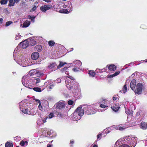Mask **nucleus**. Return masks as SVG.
<instances>
[{
	"label": "nucleus",
	"mask_w": 147,
	"mask_h": 147,
	"mask_svg": "<svg viewBox=\"0 0 147 147\" xmlns=\"http://www.w3.org/2000/svg\"><path fill=\"white\" fill-rule=\"evenodd\" d=\"M87 105H84L83 107H78L75 110V112L80 116H82L84 114V108L87 107Z\"/></svg>",
	"instance_id": "nucleus-1"
},
{
	"label": "nucleus",
	"mask_w": 147,
	"mask_h": 147,
	"mask_svg": "<svg viewBox=\"0 0 147 147\" xmlns=\"http://www.w3.org/2000/svg\"><path fill=\"white\" fill-rule=\"evenodd\" d=\"M142 84L138 83L136 86V88L134 92L136 94H141L142 90Z\"/></svg>",
	"instance_id": "nucleus-2"
},
{
	"label": "nucleus",
	"mask_w": 147,
	"mask_h": 147,
	"mask_svg": "<svg viewBox=\"0 0 147 147\" xmlns=\"http://www.w3.org/2000/svg\"><path fill=\"white\" fill-rule=\"evenodd\" d=\"M56 107L57 109H61L64 108L65 106V103L61 101H60L55 104Z\"/></svg>",
	"instance_id": "nucleus-3"
},
{
	"label": "nucleus",
	"mask_w": 147,
	"mask_h": 147,
	"mask_svg": "<svg viewBox=\"0 0 147 147\" xmlns=\"http://www.w3.org/2000/svg\"><path fill=\"white\" fill-rule=\"evenodd\" d=\"M51 7L50 5H45L40 7V10L42 11H46L49 9Z\"/></svg>",
	"instance_id": "nucleus-4"
},
{
	"label": "nucleus",
	"mask_w": 147,
	"mask_h": 147,
	"mask_svg": "<svg viewBox=\"0 0 147 147\" xmlns=\"http://www.w3.org/2000/svg\"><path fill=\"white\" fill-rule=\"evenodd\" d=\"M136 84V80H133L131 81L130 86L132 90L134 89Z\"/></svg>",
	"instance_id": "nucleus-5"
},
{
	"label": "nucleus",
	"mask_w": 147,
	"mask_h": 147,
	"mask_svg": "<svg viewBox=\"0 0 147 147\" xmlns=\"http://www.w3.org/2000/svg\"><path fill=\"white\" fill-rule=\"evenodd\" d=\"M30 76H32L33 75L36 74H39L37 76L41 75L42 74L41 73H40L39 72H38L35 69L30 70Z\"/></svg>",
	"instance_id": "nucleus-6"
},
{
	"label": "nucleus",
	"mask_w": 147,
	"mask_h": 147,
	"mask_svg": "<svg viewBox=\"0 0 147 147\" xmlns=\"http://www.w3.org/2000/svg\"><path fill=\"white\" fill-rule=\"evenodd\" d=\"M9 3V6H12L14 5L15 3H18L19 1L20 0H8Z\"/></svg>",
	"instance_id": "nucleus-7"
},
{
	"label": "nucleus",
	"mask_w": 147,
	"mask_h": 147,
	"mask_svg": "<svg viewBox=\"0 0 147 147\" xmlns=\"http://www.w3.org/2000/svg\"><path fill=\"white\" fill-rule=\"evenodd\" d=\"M39 57V53L37 52H35L33 53L31 55V58L34 60L37 59Z\"/></svg>",
	"instance_id": "nucleus-8"
},
{
	"label": "nucleus",
	"mask_w": 147,
	"mask_h": 147,
	"mask_svg": "<svg viewBox=\"0 0 147 147\" xmlns=\"http://www.w3.org/2000/svg\"><path fill=\"white\" fill-rule=\"evenodd\" d=\"M20 45H22V47L25 49L28 47V42L27 41H24L22 42H20Z\"/></svg>",
	"instance_id": "nucleus-9"
},
{
	"label": "nucleus",
	"mask_w": 147,
	"mask_h": 147,
	"mask_svg": "<svg viewBox=\"0 0 147 147\" xmlns=\"http://www.w3.org/2000/svg\"><path fill=\"white\" fill-rule=\"evenodd\" d=\"M131 138L130 139L131 140L130 142L133 144L134 145H135L137 142V138L133 136H132Z\"/></svg>",
	"instance_id": "nucleus-10"
},
{
	"label": "nucleus",
	"mask_w": 147,
	"mask_h": 147,
	"mask_svg": "<svg viewBox=\"0 0 147 147\" xmlns=\"http://www.w3.org/2000/svg\"><path fill=\"white\" fill-rule=\"evenodd\" d=\"M35 51L36 50L39 52H40L42 50V47L40 45H37L34 48Z\"/></svg>",
	"instance_id": "nucleus-11"
},
{
	"label": "nucleus",
	"mask_w": 147,
	"mask_h": 147,
	"mask_svg": "<svg viewBox=\"0 0 147 147\" xmlns=\"http://www.w3.org/2000/svg\"><path fill=\"white\" fill-rule=\"evenodd\" d=\"M30 21H26L24 23L22 27H27L29 26L30 24Z\"/></svg>",
	"instance_id": "nucleus-12"
},
{
	"label": "nucleus",
	"mask_w": 147,
	"mask_h": 147,
	"mask_svg": "<svg viewBox=\"0 0 147 147\" xmlns=\"http://www.w3.org/2000/svg\"><path fill=\"white\" fill-rule=\"evenodd\" d=\"M108 68L109 70L113 71H115L116 69V66L113 65H110L108 67Z\"/></svg>",
	"instance_id": "nucleus-13"
},
{
	"label": "nucleus",
	"mask_w": 147,
	"mask_h": 147,
	"mask_svg": "<svg viewBox=\"0 0 147 147\" xmlns=\"http://www.w3.org/2000/svg\"><path fill=\"white\" fill-rule=\"evenodd\" d=\"M140 127L143 129H145L147 128V125L144 123H142L140 125Z\"/></svg>",
	"instance_id": "nucleus-14"
},
{
	"label": "nucleus",
	"mask_w": 147,
	"mask_h": 147,
	"mask_svg": "<svg viewBox=\"0 0 147 147\" xmlns=\"http://www.w3.org/2000/svg\"><path fill=\"white\" fill-rule=\"evenodd\" d=\"M126 86V84H125V85L123 87V90L121 91V92L122 93H125V92H126V91L127 90V87Z\"/></svg>",
	"instance_id": "nucleus-15"
},
{
	"label": "nucleus",
	"mask_w": 147,
	"mask_h": 147,
	"mask_svg": "<svg viewBox=\"0 0 147 147\" xmlns=\"http://www.w3.org/2000/svg\"><path fill=\"white\" fill-rule=\"evenodd\" d=\"M33 90L37 92H41L42 91V90L41 88L38 87H34L33 88Z\"/></svg>",
	"instance_id": "nucleus-16"
},
{
	"label": "nucleus",
	"mask_w": 147,
	"mask_h": 147,
	"mask_svg": "<svg viewBox=\"0 0 147 147\" xmlns=\"http://www.w3.org/2000/svg\"><path fill=\"white\" fill-rule=\"evenodd\" d=\"M13 145L12 143L7 142L5 144L6 147H13Z\"/></svg>",
	"instance_id": "nucleus-17"
},
{
	"label": "nucleus",
	"mask_w": 147,
	"mask_h": 147,
	"mask_svg": "<svg viewBox=\"0 0 147 147\" xmlns=\"http://www.w3.org/2000/svg\"><path fill=\"white\" fill-rule=\"evenodd\" d=\"M30 43L32 45H35L36 44V41L34 39H32L30 40Z\"/></svg>",
	"instance_id": "nucleus-18"
},
{
	"label": "nucleus",
	"mask_w": 147,
	"mask_h": 147,
	"mask_svg": "<svg viewBox=\"0 0 147 147\" xmlns=\"http://www.w3.org/2000/svg\"><path fill=\"white\" fill-rule=\"evenodd\" d=\"M111 108L115 112L117 111L119 109V107H111Z\"/></svg>",
	"instance_id": "nucleus-19"
},
{
	"label": "nucleus",
	"mask_w": 147,
	"mask_h": 147,
	"mask_svg": "<svg viewBox=\"0 0 147 147\" xmlns=\"http://www.w3.org/2000/svg\"><path fill=\"white\" fill-rule=\"evenodd\" d=\"M28 19H30L32 21L34 22L35 17H34V16H28Z\"/></svg>",
	"instance_id": "nucleus-20"
},
{
	"label": "nucleus",
	"mask_w": 147,
	"mask_h": 147,
	"mask_svg": "<svg viewBox=\"0 0 147 147\" xmlns=\"http://www.w3.org/2000/svg\"><path fill=\"white\" fill-rule=\"evenodd\" d=\"M48 43L49 45L51 47L53 46L55 44V42L51 40L49 41Z\"/></svg>",
	"instance_id": "nucleus-21"
},
{
	"label": "nucleus",
	"mask_w": 147,
	"mask_h": 147,
	"mask_svg": "<svg viewBox=\"0 0 147 147\" xmlns=\"http://www.w3.org/2000/svg\"><path fill=\"white\" fill-rule=\"evenodd\" d=\"M89 74L90 75L92 76V77H94L95 75V73L92 71H89Z\"/></svg>",
	"instance_id": "nucleus-22"
},
{
	"label": "nucleus",
	"mask_w": 147,
	"mask_h": 147,
	"mask_svg": "<svg viewBox=\"0 0 147 147\" xmlns=\"http://www.w3.org/2000/svg\"><path fill=\"white\" fill-rule=\"evenodd\" d=\"M35 100L36 101V102H38V103H39L40 104H39V105L38 106V108L39 109H40V110H41V109H42V106H41V105H40V100H37V99H35Z\"/></svg>",
	"instance_id": "nucleus-23"
},
{
	"label": "nucleus",
	"mask_w": 147,
	"mask_h": 147,
	"mask_svg": "<svg viewBox=\"0 0 147 147\" xmlns=\"http://www.w3.org/2000/svg\"><path fill=\"white\" fill-rule=\"evenodd\" d=\"M28 143V142L26 141L24 142V141L22 140L20 142V145L22 146H24L26 144H27Z\"/></svg>",
	"instance_id": "nucleus-24"
},
{
	"label": "nucleus",
	"mask_w": 147,
	"mask_h": 147,
	"mask_svg": "<svg viewBox=\"0 0 147 147\" xmlns=\"http://www.w3.org/2000/svg\"><path fill=\"white\" fill-rule=\"evenodd\" d=\"M40 82V79L38 78L35 79L34 80V82L36 84H37Z\"/></svg>",
	"instance_id": "nucleus-25"
},
{
	"label": "nucleus",
	"mask_w": 147,
	"mask_h": 147,
	"mask_svg": "<svg viewBox=\"0 0 147 147\" xmlns=\"http://www.w3.org/2000/svg\"><path fill=\"white\" fill-rule=\"evenodd\" d=\"M7 1L6 0H2L0 3L1 4H5L7 3Z\"/></svg>",
	"instance_id": "nucleus-26"
},
{
	"label": "nucleus",
	"mask_w": 147,
	"mask_h": 147,
	"mask_svg": "<svg viewBox=\"0 0 147 147\" xmlns=\"http://www.w3.org/2000/svg\"><path fill=\"white\" fill-rule=\"evenodd\" d=\"M12 23V22L11 21H8L6 23V24L5 25V26L7 27L8 26Z\"/></svg>",
	"instance_id": "nucleus-27"
},
{
	"label": "nucleus",
	"mask_w": 147,
	"mask_h": 147,
	"mask_svg": "<svg viewBox=\"0 0 147 147\" xmlns=\"http://www.w3.org/2000/svg\"><path fill=\"white\" fill-rule=\"evenodd\" d=\"M75 64H78L79 65H82V63L79 60H77L76 61H75L74 63Z\"/></svg>",
	"instance_id": "nucleus-28"
},
{
	"label": "nucleus",
	"mask_w": 147,
	"mask_h": 147,
	"mask_svg": "<svg viewBox=\"0 0 147 147\" xmlns=\"http://www.w3.org/2000/svg\"><path fill=\"white\" fill-rule=\"evenodd\" d=\"M56 65L55 63H53L51 64L50 66H49V68L51 69L53 68V67H55Z\"/></svg>",
	"instance_id": "nucleus-29"
},
{
	"label": "nucleus",
	"mask_w": 147,
	"mask_h": 147,
	"mask_svg": "<svg viewBox=\"0 0 147 147\" xmlns=\"http://www.w3.org/2000/svg\"><path fill=\"white\" fill-rule=\"evenodd\" d=\"M64 65V64L62 62H60V63L59 65L57 66V68L59 69L61 67L63 66Z\"/></svg>",
	"instance_id": "nucleus-30"
},
{
	"label": "nucleus",
	"mask_w": 147,
	"mask_h": 147,
	"mask_svg": "<svg viewBox=\"0 0 147 147\" xmlns=\"http://www.w3.org/2000/svg\"><path fill=\"white\" fill-rule=\"evenodd\" d=\"M54 116H55V115L53 113H51L49 114V117H48L49 118L51 119V118H52L53 117H54Z\"/></svg>",
	"instance_id": "nucleus-31"
},
{
	"label": "nucleus",
	"mask_w": 147,
	"mask_h": 147,
	"mask_svg": "<svg viewBox=\"0 0 147 147\" xmlns=\"http://www.w3.org/2000/svg\"><path fill=\"white\" fill-rule=\"evenodd\" d=\"M119 147H129V146L126 144H123L122 145H118Z\"/></svg>",
	"instance_id": "nucleus-32"
},
{
	"label": "nucleus",
	"mask_w": 147,
	"mask_h": 147,
	"mask_svg": "<svg viewBox=\"0 0 147 147\" xmlns=\"http://www.w3.org/2000/svg\"><path fill=\"white\" fill-rule=\"evenodd\" d=\"M20 109L21 111H22L24 113L26 114L27 113V112L26 110V109L23 110L22 108H20Z\"/></svg>",
	"instance_id": "nucleus-33"
},
{
	"label": "nucleus",
	"mask_w": 147,
	"mask_h": 147,
	"mask_svg": "<svg viewBox=\"0 0 147 147\" xmlns=\"http://www.w3.org/2000/svg\"><path fill=\"white\" fill-rule=\"evenodd\" d=\"M73 101L71 100H69L68 101V104L69 105H71L73 104Z\"/></svg>",
	"instance_id": "nucleus-34"
},
{
	"label": "nucleus",
	"mask_w": 147,
	"mask_h": 147,
	"mask_svg": "<svg viewBox=\"0 0 147 147\" xmlns=\"http://www.w3.org/2000/svg\"><path fill=\"white\" fill-rule=\"evenodd\" d=\"M132 136H129L127 137H126V140H127L129 141L130 142V139H131V138Z\"/></svg>",
	"instance_id": "nucleus-35"
},
{
	"label": "nucleus",
	"mask_w": 147,
	"mask_h": 147,
	"mask_svg": "<svg viewBox=\"0 0 147 147\" xmlns=\"http://www.w3.org/2000/svg\"><path fill=\"white\" fill-rule=\"evenodd\" d=\"M120 73V72L119 71H118L116 72H115V73L113 74V75L114 76H115L117 75H118Z\"/></svg>",
	"instance_id": "nucleus-36"
},
{
	"label": "nucleus",
	"mask_w": 147,
	"mask_h": 147,
	"mask_svg": "<svg viewBox=\"0 0 147 147\" xmlns=\"http://www.w3.org/2000/svg\"><path fill=\"white\" fill-rule=\"evenodd\" d=\"M100 107H101V108H104L106 107H107V106H105V105H104L103 104H101L100 105Z\"/></svg>",
	"instance_id": "nucleus-37"
},
{
	"label": "nucleus",
	"mask_w": 147,
	"mask_h": 147,
	"mask_svg": "<svg viewBox=\"0 0 147 147\" xmlns=\"http://www.w3.org/2000/svg\"><path fill=\"white\" fill-rule=\"evenodd\" d=\"M118 142H117L115 145L114 147H119L118 146V145H120L119 144H118Z\"/></svg>",
	"instance_id": "nucleus-38"
},
{
	"label": "nucleus",
	"mask_w": 147,
	"mask_h": 147,
	"mask_svg": "<svg viewBox=\"0 0 147 147\" xmlns=\"http://www.w3.org/2000/svg\"><path fill=\"white\" fill-rule=\"evenodd\" d=\"M63 13H68L69 12H68V11H67V10L65 9L63 10Z\"/></svg>",
	"instance_id": "nucleus-39"
},
{
	"label": "nucleus",
	"mask_w": 147,
	"mask_h": 147,
	"mask_svg": "<svg viewBox=\"0 0 147 147\" xmlns=\"http://www.w3.org/2000/svg\"><path fill=\"white\" fill-rule=\"evenodd\" d=\"M54 87V85H51L48 88L49 89H52Z\"/></svg>",
	"instance_id": "nucleus-40"
},
{
	"label": "nucleus",
	"mask_w": 147,
	"mask_h": 147,
	"mask_svg": "<svg viewBox=\"0 0 147 147\" xmlns=\"http://www.w3.org/2000/svg\"><path fill=\"white\" fill-rule=\"evenodd\" d=\"M102 136V134H100L97 135V138L98 139L99 138H101Z\"/></svg>",
	"instance_id": "nucleus-41"
},
{
	"label": "nucleus",
	"mask_w": 147,
	"mask_h": 147,
	"mask_svg": "<svg viewBox=\"0 0 147 147\" xmlns=\"http://www.w3.org/2000/svg\"><path fill=\"white\" fill-rule=\"evenodd\" d=\"M72 70L76 72L78 71V70L77 69V68H74Z\"/></svg>",
	"instance_id": "nucleus-42"
},
{
	"label": "nucleus",
	"mask_w": 147,
	"mask_h": 147,
	"mask_svg": "<svg viewBox=\"0 0 147 147\" xmlns=\"http://www.w3.org/2000/svg\"><path fill=\"white\" fill-rule=\"evenodd\" d=\"M47 118L48 117H47L46 118H45L44 119H42V121L43 123H45L46 122V120Z\"/></svg>",
	"instance_id": "nucleus-43"
},
{
	"label": "nucleus",
	"mask_w": 147,
	"mask_h": 147,
	"mask_svg": "<svg viewBox=\"0 0 147 147\" xmlns=\"http://www.w3.org/2000/svg\"><path fill=\"white\" fill-rule=\"evenodd\" d=\"M19 38H20V37H19V36H17L15 38V40H17Z\"/></svg>",
	"instance_id": "nucleus-44"
},
{
	"label": "nucleus",
	"mask_w": 147,
	"mask_h": 147,
	"mask_svg": "<svg viewBox=\"0 0 147 147\" xmlns=\"http://www.w3.org/2000/svg\"><path fill=\"white\" fill-rule=\"evenodd\" d=\"M69 78H70V79H71L72 80H74V78L73 77H72V76H69V77H68Z\"/></svg>",
	"instance_id": "nucleus-45"
},
{
	"label": "nucleus",
	"mask_w": 147,
	"mask_h": 147,
	"mask_svg": "<svg viewBox=\"0 0 147 147\" xmlns=\"http://www.w3.org/2000/svg\"><path fill=\"white\" fill-rule=\"evenodd\" d=\"M3 19L1 18H0V24H1L2 22Z\"/></svg>",
	"instance_id": "nucleus-46"
},
{
	"label": "nucleus",
	"mask_w": 147,
	"mask_h": 147,
	"mask_svg": "<svg viewBox=\"0 0 147 147\" xmlns=\"http://www.w3.org/2000/svg\"><path fill=\"white\" fill-rule=\"evenodd\" d=\"M119 130H122L123 129V127H119Z\"/></svg>",
	"instance_id": "nucleus-47"
},
{
	"label": "nucleus",
	"mask_w": 147,
	"mask_h": 147,
	"mask_svg": "<svg viewBox=\"0 0 147 147\" xmlns=\"http://www.w3.org/2000/svg\"><path fill=\"white\" fill-rule=\"evenodd\" d=\"M44 1H45V2H51L50 0H43Z\"/></svg>",
	"instance_id": "nucleus-48"
},
{
	"label": "nucleus",
	"mask_w": 147,
	"mask_h": 147,
	"mask_svg": "<svg viewBox=\"0 0 147 147\" xmlns=\"http://www.w3.org/2000/svg\"><path fill=\"white\" fill-rule=\"evenodd\" d=\"M114 75H113V74H112V75H110L109 76V78H112V77H114Z\"/></svg>",
	"instance_id": "nucleus-49"
},
{
	"label": "nucleus",
	"mask_w": 147,
	"mask_h": 147,
	"mask_svg": "<svg viewBox=\"0 0 147 147\" xmlns=\"http://www.w3.org/2000/svg\"><path fill=\"white\" fill-rule=\"evenodd\" d=\"M36 7H37L36 6L32 8V10L34 11L36 9Z\"/></svg>",
	"instance_id": "nucleus-50"
},
{
	"label": "nucleus",
	"mask_w": 147,
	"mask_h": 147,
	"mask_svg": "<svg viewBox=\"0 0 147 147\" xmlns=\"http://www.w3.org/2000/svg\"><path fill=\"white\" fill-rule=\"evenodd\" d=\"M113 99L114 100H115L116 99V98L115 97H114L113 98Z\"/></svg>",
	"instance_id": "nucleus-51"
},
{
	"label": "nucleus",
	"mask_w": 147,
	"mask_h": 147,
	"mask_svg": "<svg viewBox=\"0 0 147 147\" xmlns=\"http://www.w3.org/2000/svg\"><path fill=\"white\" fill-rule=\"evenodd\" d=\"M67 69V67H65L63 68V69L64 70H66Z\"/></svg>",
	"instance_id": "nucleus-52"
},
{
	"label": "nucleus",
	"mask_w": 147,
	"mask_h": 147,
	"mask_svg": "<svg viewBox=\"0 0 147 147\" xmlns=\"http://www.w3.org/2000/svg\"><path fill=\"white\" fill-rule=\"evenodd\" d=\"M51 147V145L49 144L47 145V147Z\"/></svg>",
	"instance_id": "nucleus-53"
},
{
	"label": "nucleus",
	"mask_w": 147,
	"mask_h": 147,
	"mask_svg": "<svg viewBox=\"0 0 147 147\" xmlns=\"http://www.w3.org/2000/svg\"><path fill=\"white\" fill-rule=\"evenodd\" d=\"M97 146L95 145V144H94V146H93V147H97Z\"/></svg>",
	"instance_id": "nucleus-54"
},
{
	"label": "nucleus",
	"mask_w": 147,
	"mask_h": 147,
	"mask_svg": "<svg viewBox=\"0 0 147 147\" xmlns=\"http://www.w3.org/2000/svg\"><path fill=\"white\" fill-rule=\"evenodd\" d=\"M70 143H71L73 144L74 143V142L73 141H71Z\"/></svg>",
	"instance_id": "nucleus-55"
},
{
	"label": "nucleus",
	"mask_w": 147,
	"mask_h": 147,
	"mask_svg": "<svg viewBox=\"0 0 147 147\" xmlns=\"http://www.w3.org/2000/svg\"><path fill=\"white\" fill-rule=\"evenodd\" d=\"M64 63V65L65 64H66V63L65 62V63Z\"/></svg>",
	"instance_id": "nucleus-56"
},
{
	"label": "nucleus",
	"mask_w": 147,
	"mask_h": 147,
	"mask_svg": "<svg viewBox=\"0 0 147 147\" xmlns=\"http://www.w3.org/2000/svg\"><path fill=\"white\" fill-rule=\"evenodd\" d=\"M63 0L64 1H66L67 0Z\"/></svg>",
	"instance_id": "nucleus-57"
},
{
	"label": "nucleus",
	"mask_w": 147,
	"mask_h": 147,
	"mask_svg": "<svg viewBox=\"0 0 147 147\" xmlns=\"http://www.w3.org/2000/svg\"><path fill=\"white\" fill-rule=\"evenodd\" d=\"M35 0H31V1H34Z\"/></svg>",
	"instance_id": "nucleus-58"
},
{
	"label": "nucleus",
	"mask_w": 147,
	"mask_h": 147,
	"mask_svg": "<svg viewBox=\"0 0 147 147\" xmlns=\"http://www.w3.org/2000/svg\"><path fill=\"white\" fill-rule=\"evenodd\" d=\"M16 147H19V146H17Z\"/></svg>",
	"instance_id": "nucleus-59"
},
{
	"label": "nucleus",
	"mask_w": 147,
	"mask_h": 147,
	"mask_svg": "<svg viewBox=\"0 0 147 147\" xmlns=\"http://www.w3.org/2000/svg\"><path fill=\"white\" fill-rule=\"evenodd\" d=\"M146 62H147V61H146Z\"/></svg>",
	"instance_id": "nucleus-60"
},
{
	"label": "nucleus",
	"mask_w": 147,
	"mask_h": 147,
	"mask_svg": "<svg viewBox=\"0 0 147 147\" xmlns=\"http://www.w3.org/2000/svg\"><path fill=\"white\" fill-rule=\"evenodd\" d=\"M27 0H26V1Z\"/></svg>",
	"instance_id": "nucleus-61"
}]
</instances>
